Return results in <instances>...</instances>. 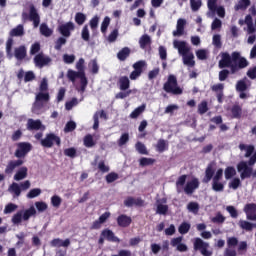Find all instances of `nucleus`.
<instances>
[{
    "mask_svg": "<svg viewBox=\"0 0 256 256\" xmlns=\"http://www.w3.org/2000/svg\"><path fill=\"white\" fill-rule=\"evenodd\" d=\"M209 111V105L207 101L203 100L200 104H198V113L199 115H205Z\"/></svg>",
    "mask_w": 256,
    "mask_h": 256,
    "instance_id": "48",
    "label": "nucleus"
},
{
    "mask_svg": "<svg viewBox=\"0 0 256 256\" xmlns=\"http://www.w3.org/2000/svg\"><path fill=\"white\" fill-rule=\"evenodd\" d=\"M40 33L44 37H51L53 35V30H51V28H49L47 23H42L40 25Z\"/></svg>",
    "mask_w": 256,
    "mask_h": 256,
    "instance_id": "37",
    "label": "nucleus"
},
{
    "mask_svg": "<svg viewBox=\"0 0 256 256\" xmlns=\"http://www.w3.org/2000/svg\"><path fill=\"white\" fill-rule=\"evenodd\" d=\"M185 25H187V20L180 18L177 20L176 30L173 31L174 37H181L185 33Z\"/></svg>",
    "mask_w": 256,
    "mask_h": 256,
    "instance_id": "21",
    "label": "nucleus"
},
{
    "mask_svg": "<svg viewBox=\"0 0 256 256\" xmlns=\"http://www.w3.org/2000/svg\"><path fill=\"white\" fill-rule=\"evenodd\" d=\"M19 206L17 204L8 203L4 208V214L9 215L11 213H14V211H17Z\"/></svg>",
    "mask_w": 256,
    "mask_h": 256,
    "instance_id": "49",
    "label": "nucleus"
},
{
    "mask_svg": "<svg viewBox=\"0 0 256 256\" xmlns=\"http://www.w3.org/2000/svg\"><path fill=\"white\" fill-rule=\"evenodd\" d=\"M225 89V84L218 83L211 86V90L216 93L218 103H223V90Z\"/></svg>",
    "mask_w": 256,
    "mask_h": 256,
    "instance_id": "20",
    "label": "nucleus"
},
{
    "mask_svg": "<svg viewBox=\"0 0 256 256\" xmlns=\"http://www.w3.org/2000/svg\"><path fill=\"white\" fill-rule=\"evenodd\" d=\"M243 211L248 221H256V204L248 203L244 206Z\"/></svg>",
    "mask_w": 256,
    "mask_h": 256,
    "instance_id": "16",
    "label": "nucleus"
},
{
    "mask_svg": "<svg viewBox=\"0 0 256 256\" xmlns=\"http://www.w3.org/2000/svg\"><path fill=\"white\" fill-rule=\"evenodd\" d=\"M28 19H29V21H32L33 27L35 29H37V27H39V24L41 23V16L39 15L37 8L35 7V4L29 5Z\"/></svg>",
    "mask_w": 256,
    "mask_h": 256,
    "instance_id": "12",
    "label": "nucleus"
},
{
    "mask_svg": "<svg viewBox=\"0 0 256 256\" xmlns=\"http://www.w3.org/2000/svg\"><path fill=\"white\" fill-rule=\"evenodd\" d=\"M67 77L72 83H75L76 79H80V89L81 91H85L87 89V85H89V81L87 80V76H85V72L68 70Z\"/></svg>",
    "mask_w": 256,
    "mask_h": 256,
    "instance_id": "8",
    "label": "nucleus"
},
{
    "mask_svg": "<svg viewBox=\"0 0 256 256\" xmlns=\"http://www.w3.org/2000/svg\"><path fill=\"white\" fill-rule=\"evenodd\" d=\"M238 225L240 229H243L244 231H253V229H256V224L247 220H240Z\"/></svg>",
    "mask_w": 256,
    "mask_h": 256,
    "instance_id": "29",
    "label": "nucleus"
},
{
    "mask_svg": "<svg viewBox=\"0 0 256 256\" xmlns=\"http://www.w3.org/2000/svg\"><path fill=\"white\" fill-rule=\"evenodd\" d=\"M199 185V179L193 178L186 183L184 187V192L186 193V195H193V193H195V190L199 189Z\"/></svg>",
    "mask_w": 256,
    "mask_h": 256,
    "instance_id": "17",
    "label": "nucleus"
},
{
    "mask_svg": "<svg viewBox=\"0 0 256 256\" xmlns=\"http://www.w3.org/2000/svg\"><path fill=\"white\" fill-rule=\"evenodd\" d=\"M129 143V133H123L118 139V146L123 147V145H127Z\"/></svg>",
    "mask_w": 256,
    "mask_h": 256,
    "instance_id": "57",
    "label": "nucleus"
},
{
    "mask_svg": "<svg viewBox=\"0 0 256 256\" xmlns=\"http://www.w3.org/2000/svg\"><path fill=\"white\" fill-rule=\"evenodd\" d=\"M45 105L43 104V102L37 101L35 99L34 103L32 104V113H34L35 115H39V113H41V109H43Z\"/></svg>",
    "mask_w": 256,
    "mask_h": 256,
    "instance_id": "44",
    "label": "nucleus"
},
{
    "mask_svg": "<svg viewBox=\"0 0 256 256\" xmlns=\"http://www.w3.org/2000/svg\"><path fill=\"white\" fill-rule=\"evenodd\" d=\"M169 211V206L165 204H158L156 213L158 215H167V212Z\"/></svg>",
    "mask_w": 256,
    "mask_h": 256,
    "instance_id": "53",
    "label": "nucleus"
},
{
    "mask_svg": "<svg viewBox=\"0 0 256 256\" xmlns=\"http://www.w3.org/2000/svg\"><path fill=\"white\" fill-rule=\"evenodd\" d=\"M33 150V145L30 142H18L16 143V150L14 152V156L17 160H10L5 168V174L11 175L17 169V167H21L25 161L26 155H29Z\"/></svg>",
    "mask_w": 256,
    "mask_h": 256,
    "instance_id": "2",
    "label": "nucleus"
},
{
    "mask_svg": "<svg viewBox=\"0 0 256 256\" xmlns=\"http://www.w3.org/2000/svg\"><path fill=\"white\" fill-rule=\"evenodd\" d=\"M228 187L236 191V189H239V187H241V179L233 178L232 181L229 182Z\"/></svg>",
    "mask_w": 256,
    "mask_h": 256,
    "instance_id": "54",
    "label": "nucleus"
},
{
    "mask_svg": "<svg viewBox=\"0 0 256 256\" xmlns=\"http://www.w3.org/2000/svg\"><path fill=\"white\" fill-rule=\"evenodd\" d=\"M64 155L66 157H70L71 159H75L77 157V149H75V147L66 148L64 150Z\"/></svg>",
    "mask_w": 256,
    "mask_h": 256,
    "instance_id": "50",
    "label": "nucleus"
},
{
    "mask_svg": "<svg viewBox=\"0 0 256 256\" xmlns=\"http://www.w3.org/2000/svg\"><path fill=\"white\" fill-rule=\"evenodd\" d=\"M27 131H45V125L39 119H28L26 123Z\"/></svg>",
    "mask_w": 256,
    "mask_h": 256,
    "instance_id": "13",
    "label": "nucleus"
},
{
    "mask_svg": "<svg viewBox=\"0 0 256 256\" xmlns=\"http://www.w3.org/2000/svg\"><path fill=\"white\" fill-rule=\"evenodd\" d=\"M212 189L216 193H223V191H225V183L221 181H212Z\"/></svg>",
    "mask_w": 256,
    "mask_h": 256,
    "instance_id": "38",
    "label": "nucleus"
},
{
    "mask_svg": "<svg viewBox=\"0 0 256 256\" xmlns=\"http://www.w3.org/2000/svg\"><path fill=\"white\" fill-rule=\"evenodd\" d=\"M209 249V243L203 241L201 238H195L194 240V250L200 251L203 256H212L213 252L207 250Z\"/></svg>",
    "mask_w": 256,
    "mask_h": 256,
    "instance_id": "11",
    "label": "nucleus"
},
{
    "mask_svg": "<svg viewBox=\"0 0 256 256\" xmlns=\"http://www.w3.org/2000/svg\"><path fill=\"white\" fill-rule=\"evenodd\" d=\"M207 7L211 13H215L217 11V0H208Z\"/></svg>",
    "mask_w": 256,
    "mask_h": 256,
    "instance_id": "64",
    "label": "nucleus"
},
{
    "mask_svg": "<svg viewBox=\"0 0 256 256\" xmlns=\"http://www.w3.org/2000/svg\"><path fill=\"white\" fill-rule=\"evenodd\" d=\"M10 190L12 191V193H14L16 197H19V195H21V186H19V184L15 182L11 184Z\"/></svg>",
    "mask_w": 256,
    "mask_h": 256,
    "instance_id": "62",
    "label": "nucleus"
},
{
    "mask_svg": "<svg viewBox=\"0 0 256 256\" xmlns=\"http://www.w3.org/2000/svg\"><path fill=\"white\" fill-rule=\"evenodd\" d=\"M118 87L120 91H127L129 87H131V81L129 80V77L127 76H121L118 79Z\"/></svg>",
    "mask_w": 256,
    "mask_h": 256,
    "instance_id": "25",
    "label": "nucleus"
},
{
    "mask_svg": "<svg viewBox=\"0 0 256 256\" xmlns=\"http://www.w3.org/2000/svg\"><path fill=\"white\" fill-rule=\"evenodd\" d=\"M169 149V144H167V141L164 139H159L156 144V150L158 153H164V151H167Z\"/></svg>",
    "mask_w": 256,
    "mask_h": 256,
    "instance_id": "36",
    "label": "nucleus"
},
{
    "mask_svg": "<svg viewBox=\"0 0 256 256\" xmlns=\"http://www.w3.org/2000/svg\"><path fill=\"white\" fill-rule=\"evenodd\" d=\"M119 179V174L116 172H110L106 175V182L107 183H114V181H117Z\"/></svg>",
    "mask_w": 256,
    "mask_h": 256,
    "instance_id": "61",
    "label": "nucleus"
},
{
    "mask_svg": "<svg viewBox=\"0 0 256 256\" xmlns=\"http://www.w3.org/2000/svg\"><path fill=\"white\" fill-rule=\"evenodd\" d=\"M99 117L100 119H107V113H105V110H101V111H97L94 115H93V129L94 131H97V129H99Z\"/></svg>",
    "mask_w": 256,
    "mask_h": 256,
    "instance_id": "24",
    "label": "nucleus"
},
{
    "mask_svg": "<svg viewBox=\"0 0 256 256\" xmlns=\"http://www.w3.org/2000/svg\"><path fill=\"white\" fill-rule=\"evenodd\" d=\"M55 144L57 147H61V138L55 133L46 134L45 138L40 141V145L45 149H51Z\"/></svg>",
    "mask_w": 256,
    "mask_h": 256,
    "instance_id": "9",
    "label": "nucleus"
},
{
    "mask_svg": "<svg viewBox=\"0 0 256 256\" xmlns=\"http://www.w3.org/2000/svg\"><path fill=\"white\" fill-rule=\"evenodd\" d=\"M237 175V170H235V167L233 166H228L224 170V177L226 181H229V179H233Z\"/></svg>",
    "mask_w": 256,
    "mask_h": 256,
    "instance_id": "33",
    "label": "nucleus"
},
{
    "mask_svg": "<svg viewBox=\"0 0 256 256\" xmlns=\"http://www.w3.org/2000/svg\"><path fill=\"white\" fill-rule=\"evenodd\" d=\"M101 237H104L110 243H121V239H119V237L115 236V233L112 232V230L109 228L102 230Z\"/></svg>",
    "mask_w": 256,
    "mask_h": 256,
    "instance_id": "19",
    "label": "nucleus"
},
{
    "mask_svg": "<svg viewBox=\"0 0 256 256\" xmlns=\"http://www.w3.org/2000/svg\"><path fill=\"white\" fill-rule=\"evenodd\" d=\"M23 35H25V29L21 24L10 31V37H23Z\"/></svg>",
    "mask_w": 256,
    "mask_h": 256,
    "instance_id": "32",
    "label": "nucleus"
},
{
    "mask_svg": "<svg viewBox=\"0 0 256 256\" xmlns=\"http://www.w3.org/2000/svg\"><path fill=\"white\" fill-rule=\"evenodd\" d=\"M71 31H75V24L71 21L58 26V32L60 35H62V37H71Z\"/></svg>",
    "mask_w": 256,
    "mask_h": 256,
    "instance_id": "15",
    "label": "nucleus"
},
{
    "mask_svg": "<svg viewBox=\"0 0 256 256\" xmlns=\"http://www.w3.org/2000/svg\"><path fill=\"white\" fill-rule=\"evenodd\" d=\"M249 5H251V0H240L239 3L235 6V9L236 11H239L240 9L245 11Z\"/></svg>",
    "mask_w": 256,
    "mask_h": 256,
    "instance_id": "47",
    "label": "nucleus"
},
{
    "mask_svg": "<svg viewBox=\"0 0 256 256\" xmlns=\"http://www.w3.org/2000/svg\"><path fill=\"white\" fill-rule=\"evenodd\" d=\"M27 177V167H21L14 175L15 181H23Z\"/></svg>",
    "mask_w": 256,
    "mask_h": 256,
    "instance_id": "34",
    "label": "nucleus"
},
{
    "mask_svg": "<svg viewBox=\"0 0 256 256\" xmlns=\"http://www.w3.org/2000/svg\"><path fill=\"white\" fill-rule=\"evenodd\" d=\"M15 57L19 61H23L25 57H27V48L25 46H20L15 49Z\"/></svg>",
    "mask_w": 256,
    "mask_h": 256,
    "instance_id": "31",
    "label": "nucleus"
},
{
    "mask_svg": "<svg viewBox=\"0 0 256 256\" xmlns=\"http://www.w3.org/2000/svg\"><path fill=\"white\" fill-rule=\"evenodd\" d=\"M84 145L88 148L95 147V141L93 140V136L91 134L84 137Z\"/></svg>",
    "mask_w": 256,
    "mask_h": 256,
    "instance_id": "55",
    "label": "nucleus"
},
{
    "mask_svg": "<svg viewBox=\"0 0 256 256\" xmlns=\"http://www.w3.org/2000/svg\"><path fill=\"white\" fill-rule=\"evenodd\" d=\"M239 149H240V151H246V153H245V155H244V157H246V158H251V155H253V153H255V146H253V145H246V144H243V143H241V144H239Z\"/></svg>",
    "mask_w": 256,
    "mask_h": 256,
    "instance_id": "27",
    "label": "nucleus"
},
{
    "mask_svg": "<svg viewBox=\"0 0 256 256\" xmlns=\"http://www.w3.org/2000/svg\"><path fill=\"white\" fill-rule=\"evenodd\" d=\"M133 71L130 73L129 78L131 81H137L140 75H143L145 69H147V62L145 60H139L135 62L133 65Z\"/></svg>",
    "mask_w": 256,
    "mask_h": 256,
    "instance_id": "10",
    "label": "nucleus"
},
{
    "mask_svg": "<svg viewBox=\"0 0 256 256\" xmlns=\"http://www.w3.org/2000/svg\"><path fill=\"white\" fill-rule=\"evenodd\" d=\"M39 195H41V189L34 188L27 193L26 197L27 199H35V197H39Z\"/></svg>",
    "mask_w": 256,
    "mask_h": 256,
    "instance_id": "52",
    "label": "nucleus"
},
{
    "mask_svg": "<svg viewBox=\"0 0 256 256\" xmlns=\"http://www.w3.org/2000/svg\"><path fill=\"white\" fill-rule=\"evenodd\" d=\"M174 47L178 49V53L183 57L184 65L188 67H195V56L193 53L189 54V47H187V42L185 41H175Z\"/></svg>",
    "mask_w": 256,
    "mask_h": 256,
    "instance_id": "3",
    "label": "nucleus"
},
{
    "mask_svg": "<svg viewBox=\"0 0 256 256\" xmlns=\"http://www.w3.org/2000/svg\"><path fill=\"white\" fill-rule=\"evenodd\" d=\"M151 44V36L144 34L142 37L139 39V45L141 49H146L147 45Z\"/></svg>",
    "mask_w": 256,
    "mask_h": 256,
    "instance_id": "35",
    "label": "nucleus"
},
{
    "mask_svg": "<svg viewBox=\"0 0 256 256\" xmlns=\"http://www.w3.org/2000/svg\"><path fill=\"white\" fill-rule=\"evenodd\" d=\"M77 129V124L74 121H68L64 127V133H71Z\"/></svg>",
    "mask_w": 256,
    "mask_h": 256,
    "instance_id": "51",
    "label": "nucleus"
},
{
    "mask_svg": "<svg viewBox=\"0 0 256 256\" xmlns=\"http://www.w3.org/2000/svg\"><path fill=\"white\" fill-rule=\"evenodd\" d=\"M35 99L41 103H48L49 99H51V96L49 95V92H39L36 94Z\"/></svg>",
    "mask_w": 256,
    "mask_h": 256,
    "instance_id": "39",
    "label": "nucleus"
},
{
    "mask_svg": "<svg viewBox=\"0 0 256 256\" xmlns=\"http://www.w3.org/2000/svg\"><path fill=\"white\" fill-rule=\"evenodd\" d=\"M51 247H69L71 245V240L69 238L62 240L60 238H55L50 242Z\"/></svg>",
    "mask_w": 256,
    "mask_h": 256,
    "instance_id": "26",
    "label": "nucleus"
},
{
    "mask_svg": "<svg viewBox=\"0 0 256 256\" xmlns=\"http://www.w3.org/2000/svg\"><path fill=\"white\" fill-rule=\"evenodd\" d=\"M256 163V151L254 154L250 157L248 162L240 161L237 164V171L240 173V178L243 179H249L253 175V165Z\"/></svg>",
    "mask_w": 256,
    "mask_h": 256,
    "instance_id": "4",
    "label": "nucleus"
},
{
    "mask_svg": "<svg viewBox=\"0 0 256 256\" xmlns=\"http://www.w3.org/2000/svg\"><path fill=\"white\" fill-rule=\"evenodd\" d=\"M89 67L93 75H97V73H99V64H97V59L91 60L89 63Z\"/></svg>",
    "mask_w": 256,
    "mask_h": 256,
    "instance_id": "56",
    "label": "nucleus"
},
{
    "mask_svg": "<svg viewBox=\"0 0 256 256\" xmlns=\"http://www.w3.org/2000/svg\"><path fill=\"white\" fill-rule=\"evenodd\" d=\"M236 92L239 93L241 99H249L247 91L251 89V80L246 76L238 80L235 85Z\"/></svg>",
    "mask_w": 256,
    "mask_h": 256,
    "instance_id": "7",
    "label": "nucleus"
},
{
    "mask_svg": "<svg viewBox=\"0 0 256 256\" xmlns=\"http://www.w3.org/2000/svg\"><path fill=\"white\" fill-rule=\"evenodd\" d=\"M81 37L83 41L89 42L90 34H89V26L84 25L81 32Z\"/></svg>",
    "mask_w": 256,
    "mask_h": 256,
    "instance_id": "59",
    "label": "nucleus"
},
{
    "mask_svg": "<svg viewBox=\"0 0 256 256\" xmlns=\"http://www.w3.org/2000/svg\"><path fill=\"white\" fill-rule=\"evenodd\" d=\"M51 61H52L51 57L45 56V54H43V52L38 53L34 57V64L39 69H43V67H47V65H49L51 63Z\"/></svg>",
    "mask_w": 256,
    "mask_h": 256,
    "instance_id": "14",
    "label": "nucleus"
},
{
    "mask_svg": "<svg viewBox=\"0 0 256 256\" xmlns=\"http://www.w3.org/2000/svg\"><path fill=\"white\" fill-rule=\"evenodd\" d=\"M144 111H145V104H142L141 106L133 110L129 115V117L130 119H137Z\"/></svg>",
    "mask_w": 256,
    "mask_h": 256,
    "instance_id": "40",
    "label": "nucleus"
},
{
    "mask_svg": "<svg viewBox=\"0 0 256 256\" xmlns=\"http://www.w3.org/2000/svg\"><path fill=\"white\" fill-rule=\"evenodd\" d=\"M66 43H67L66 37H65V36H61V37H59V38L56 40L54 49H55L56 51H61L63 45H66Z\"/></svg>",
    "mask_w": 256,
    "mask_h": 256,
    "instance_id": "46",
    "label": "nucleus"
},
{
    "mask_svg": "<svg viewBox=\"0 0 256 256\" xmlns=\"http://www.w3.org/2000/svg\"><path fill=\"white\" fill-rule=\"evenodd\" d=\"M215 175V168H213V163H209L205 169V176L202 179V183H209Z\"/></svg>",
    "mask_w": 256,
    "mask_h": 256,
    "instance_id": "23",
    "label": "nucleus"
},
{
    "mask_svg": "<svg viewBox=\"0 0 256 256\" xmlns=\"http://www.w3.org/2000/svg\"><path fill=\"white\" fill-rule=\"evenodd\" d=\"M191 229V224L187 223V222H182L180 224V226L178 227V231L180 233V235H187V233H189Z\"/></svg>",
    "mask_w": 256,
    "mask_h": 256,
    "instance_id": "45",
    "label": "nucleus"
},
{
    "mask_svg": "<svg viewBox=\"0 0 256 256\" xmlns=\"http://www.w3.org/2000/svg\"><path fill=\"white\" fill-rule=\"evenodd\" d=\"M212 43L216 49H221L223 47V43L221 42V35L216 34L213 36Z\"/></svg>",
    "mask_w": 256,
    "mask_h": 256,
    "instance_id": "58",
    "label": "nucleus"
},
{
    "mask_svg": "<svg viewBox=\"0 0 256 256\" xmlns=\"http://www.w3.org/2000/svg\"><path fill=\"white\" fill-rule=\"evenodd\" d=\"M156 161L154 158L142 157L139 159V165L140 167H149V165H153Z\"/></svg>",
    "mask_w": 256,
    "mask_h": 256,
    "instance_id": "43",
    "label": "nucleus"
},
{
    "mask_svg": "<svg viewBox=\"0 0 256 256\" xmlns=\"http://www.w3.org/2000/svg\"><path fill=\"white\" fill-rule=\"evenodd\" d=\"M188 211L191 213H199V203L197 202H189L187 205Z\"/></svg>",
    "mask_w": 256,
    "mask_h": 256,
    "instance_id": "60",
    "label": "nucleus"
},
{
    "mask_svg": "<svg viewBox=\"0 0 256 256\" xmlns=\"http://www.w3.org/2000/svg\"><path fill=\"white\" fill-rule=\"evenodd\" d=\"M163 89L166 93H171V95H183V88L180 87L179 82H177V76L170 74L167 81L163 85Z\"/></svg>",
    "mask_w": 256,
    "mask_h": 256,
    "instance_id": "5",
    "label": "nucleus"
},
{
    "mask_svg": "<svg viewBox=\"0 0 256 256\" xmlns=\"http://www.w3.org/2000/svg\"><path fill=\"white\" fill-rule=\"evenodd\" d=\"M37 215V210L34 206L26 210H19L16 214L12 216L13 225H21L22 221H29L30 217H35Z\"/></svg>",
    "mask_w": 256,
    "mask_h": 256,
    "instance_id": "6",
    "label": "nucleus"
},
{
    "mask_svg": "<svg viewBox=\"0 0 256 256\" xmlns=\"http://www.w3.org/2000/svg\"><path fill=\"white\" fill-rule=\"evenodd\" d=\"M135 149L140 155H149V150H147V146H145V144H143L142 142H137L135 144Z\"/></svg>",
    "mask_w": 256,
    "mask_h": 256,
    "instance_id": "42",
    "label": "nucleus"
},
{
    "mask_svg": "<svg viewBox=\"0 0 256 256\" xmlns=\"http://www.w3.org/2000/svg\"><path fill=\"white\" fill-rule=\"evenodd\" d=\"M118 227H122L123 229L130 227L133 223V219L131 216H128L126 214H121L116 219Z\"/></svg>",
    "mask_w": 256,
    "mask_h": 256,
    "instance_id": "18",
    "label": "nucleus"
},
{
    "mask_svg": "<svg viewBox=\"0 0 256 256\" xmlns=\"http://www.w3.org/2000/svg\"><path fill=\"white\" fill-rule=\"evenodd\" d=\"M218 67L222 69L218 74L219 81H227L229 75H235L241 69L249 67V61L241 56V52L234 51L231 55L228 52H223Z\"/></svg>",
    "mask_w": 256,
    "mask_h": 256,
    "instance_id": "1",
    "label": "nucleus"
},
{
    "mask_svg": "<svg viewBox=\"0 0 256 256\" xmlns=\"http://www.w3.org/2000/svg\"><path fill=\"white\" fill-rule=\"evenodd\" d=\"M90 29H92V31H95V29H97V27H99V16H94L91 18L90 22Z\"/></svg>",
    "mask_w": 256,
    "mask_h": 256,
    "instance_id": "63",
    "label": "nucleus"
},
{
    "mask_svg": "<svg viewBox=\"0 0 256 256\" xmlns=\"http://www.w3.org/2000/svg\"><path fill=\"white\" fill-rule=\"evenodd\" d=\"M74 21L79 26L84 25L85 21H87V15L83 14V12H77L75 14Z\"/></svg>",
    "mask_w": 256,
    "mask_h": 256,
    "instance_id": "41",
    "label": "nucleus"
},
{
    "mask_svg": "<svg viewBox=\"0 0 256 256\" xmlns=\"http://www.w3.org/2000/svg\"><path fill=\"white\" fill-rule=\"evenodd\" d=\"M232 119H241L243 108L239 104H235L231 108Z\"/></svg>",
    "mask_w": 256,
    "mask_h": 256,
    "instance_id": "28",
    "label": "nucleus"
},
{
    "mask_svg": "<svg viewBox=\"0 0 256 256\" xmlns=\"http://www.w3.org/2000/svg\"><path fill=\"white\" fill-rule=\"evenodd\" d=\"M144 204H145V201H143V199L141 198L135 199L129 196L124 200L125 207H133V205H136L137 207H143Z\"/></svg>",
    "mask_w": 256,
    "mask_h": 256,
    "instance_id": "22",
    "label": "nucleus"
},
{
    "mask_svg": "<svg viewBox=\"0 0 256 256\" xmlns=\"http://www.w3.org/2000/svg\"><path fill=\"white\" fill-rule=\"evenodd\" d=\"M130 55L131 49H129V47H124L117 53V58L119 59V61H126L127 57H129Z\"/></svg>",
    "mask_w": 256,
    "mask_h": 256,
    "instance_id": "30",
    "label": "nucleus"
}]
</instances>
